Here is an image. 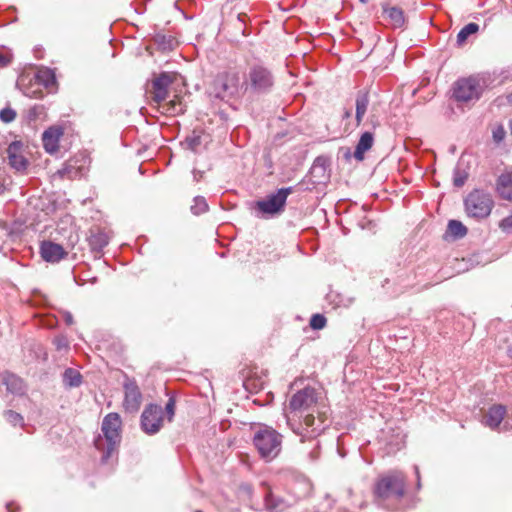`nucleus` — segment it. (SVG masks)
Masks as SVG:
<instances>
[{
	"label": "nucleus",
	"instance_id": "nucleus-4",
	"mask_svg": "<svg viewBox=\"0 0 512 512\" xmlns=\"http://www.w3.org/2000/svg\"><path fill=\"white\" fill-rule=\"evenodd\" d=\"M487 80L484 76L474 75L460 78L453 84V98L458 104H469L480 99Z\"/></svg>",
	"mask_w": 512,
	"mask_h": 512
},
{
	"label": "nucleus",
	"instance_id": "nucleus-14",
	"mask_svg": "<svg viewBox=\"0 0 512 512\" xmlns=\"http://www.w3.org/2000/svg\"><path fill=\"white\" fill-rule=\"evenodd\" d=\"M9 165L17 171H24L27 168V160L23 155V144L20 141H13L7 148Z\"/></svg>",
	"mask_w": 512,
	"mask_h": 512
},
{
	"label": "nucleus",
	"instance_id": "nucleus-52",
	"mask_svg": "<svg viewBox=\"0 0 512 512\" xmlns=\"http://www.w3.org/2000/svg\"><path fill=\"white\" fill-rule=\"evenodd\" d=\"M245 16H246L245 14H239L238 15V20L241 21V22H244V17Z\"/></svg>",
	"mask_w": 512,
	"mask_h": 512
},
{
	"label": "nucleus",
	"instance_id": "nucleus-15",
	"mask_svg": "<svg viewBox=\"0 0 512 512\" xmlns=\"http://www.w3.org/2000/svg\"><path fill=\"white\" fill-rule=\"evenodd\" d=\"M124 407L129 412H136L142 401V394L134 381H128L124 385Z\"/></svg>",
	"mask_w": 512,
	"mask_h": 512
},
{
	"label": "nucleus",
	"instance_id": "nucleus-51",
	"mask_svg": "<svg viewBox=\"0 0 512 512\" xmlns=\"http://www.w3.org/2000/svg\"><path fill=\"white\" fill-rule=\"evenodd\" d=\"M310 456H311V458H312V459H314V460H315V459H317V458H318V452L312 451V452L310 453Z\"/></svg>",
	"mask_w": 512,
	"mask_h": 512
},
{
	"label": "nucleus",
	"instance_id": "nucleus-44",
	"mask_svg": "<svg viewBox=\"0 0 512 512\" xmlns=\"http://www.w3.org/2000/svg\"><path fill=\"white\" fill-rule=\"evenodd\" d=\"M24 94L31 98H41L43 96L42 92L37 90H26Z\"/></svg>",
	"mask_w": 512,
	"mask_h": 512
},
{
	"label": "nucleus",
	"instance_id": "nucleus-12",
	"mask_svg": "<svg viewBox=\"0 0 512 512\" xmlns=\"http://www.w3.org/2000/svg\"><path fill=\"white\" fill-rule=\"evenodd\" d=\"M86 162L84 157H73L63 164V167L57 171L56 175L68 180L81 178L86 173Z\"/></svg>",
	"mask_w": 512,
	"mask_h": 512
},
{
	"label": "nucleus",
	"instance_id": "nucleus-9",
	"mask_svg": "<svg viewBox=\"0 0 512 512\" xmlns=\"http://www.w3.org/2000/svg\"><path fill=\"white\" fill-rule=\"evenodd\" d=\"M239 76L236 72L218 74L213 81L212 94L219 99L235 95L238 91Z\"/></svg>",
	"mask_w": 512,
	"mask_h": 512
},
{
	"label": "nucleus",
	"instance_id": "nucleus-23",
	"mask_svg": "<svg viewBox=\"0 0 512 512\" xmlns=\"http://www.w3.org/2000/svg\"><path fill=\"white\" fill-rule=\"evenodd\" d=\"M369 105V96L367 92H358L355 99V119L356 125L360 126L363 121V118L367 112Z\"/></svg>",
	"mask_w": 512,
	"mask_h": 512
},
{
	"label": "nucleus",
	"instance_id": "nucleus-1",
	"mask_svg": "<svg viewBox=\"0 0 512 512\" xmlns=\"http://www.w3.org/2000/svg\"><path fill=\"white\" fill-rule=\"evenodd\" d=\"M289 410L295 413V416L303 418L304 427L295 429L290 417L287 416L288 425L302 437L314 438L327 427L325 405L319 402V393L312 387H305L296 392L289 401Z\"/></svg>",
	"mask_w": 512,
	"mask_h": 512
},
{
	"label": "nucleus",
	"instance_id": "nucleus-6",
	"mask_svg": "<svg viewBox=\"0 0 512 512\" xmlns=\"http://www.w3.org/2000/svg\"><path fill=\"white\" fill-rule=\"evenodd\" d=\"M245 90L254 94L267 93L274 85L272 72L262 64L249 67L244 79Z\"/></svg>",
	"mask_w": 512,
	"mask_h": 512
},
{
	"label": "nucleus",
	"instance_id": "nucleus-45",
	"mask_svg": "<svg viewBox=\"0 0 512 512\" xmlns=\"http://www.w3.org/2000/svg\"><path fill=\"white\" fill-rule=\"evenodd\" d=\"M313 171H316L317 169L325 170L324 168V160L320 157H318L312 167Z\"/></svg>",
	"mask_w": 512,
	"mask_h": 512
},
{
	"label": "nucleus",
	"instance_id": "nucleus-7",
	"mask_svg": "<svg viewBox=\"0 0 512 512\" xmlns=\"http://www.w3.org/2000/svg\"><path fill=\"white\" fill-rule=\"evenodd\" d=\"M464 206L469 217L480 220L490 215L494 201L490 193L475 189L464 199Z\"/></svg>",
	"mask_w": 512,
	"mask_h": 512
},
{
	"label": "nucleus",
	"instance_id": "nucleus-25",
	"mask_svg": "<svg viewBox=\"0 0 512 512\" xmlns=\"http://www.w3.org/2000/svg\"><path fill=\"white\" fill-rule=\"evenodd\" d=\"M162 108V112L168 115H179L185 112V105L182 103L181 98L177 95L169 101H164L158 104Z\"/></svg>",
	"mask_w": 512,
	"mask_h": 512
},
{
	"label": "nucleus",
	"instance_id": "nucleus-5",
	"mask_svg": "<svg viewBox=\"0 0 512 512\" xmlns=\"http://www.w3.org/2000/svg\"><path fill=\"white\" fill-rule=\"evenodd\" d=\"M406 478L401 471H390L381 476L375 484L374 494L380 500L400 499L405 494Z\"/></svg>",
	"mask_w": 512,
	"mask_h": 512
},
{
	"label": "nucleus",
	"instance_id": "nucleus-13",
	"mask_svg": "<svg viewBox=\"0 0 512 512\" xmlns=\"http://www.w3.org/2000/svg\"><path fill=\"white\" fill-rule=\"evenodd\" d=\"M64 134L62 126H51L42 134V143L45 151L54 154L59 150V141Z\"/></svg>",
	"mask_w": 512,
	"mask_h": 512
},
{
	"label": "nucleus",
	"instance_id": "nucleus-28",
	"mask_svg": "<svg viewBox=\"0 0 512 512\" xmlns=\"http://www.w3.org/2000/svg\"><path fill=\"white\" fill-rule=\"evenodd\" d=\"M81 380V374L73 368L66 369L63 374V382L68 387H78L81 384Z\"/></svg>",
	"mask_w": 512,
	"mask_h": 512
},
{
	"label": "nucleus",
	"instance_id": "nucleus-33",
	"mask_svg": "<svg viewBox=\"0 0 512 512\" xmlns=\"http://www.w3.org/2000/svg\"><path fill=\"white\" fill-rule=\"evenodd\" d=\"M45 116V107L43 105H34L28 111V119L37 121Z\"/></svg>",
	"mask_w": 512,
	"mask_h": 512
},
{
	"label": "nucleus",
	"instance_id": "nucleus-26",
	"mask_svg": "<svg viewBox=\"0 0 512 512\" xmlns=\"http://www.w3.org/2000/svg\"><path fill=\"white\" fill-rule=\"evenodd\" d=\"M154 43L162 51L173 50L177 44L175 38H173L171 35H166L162 33H157L154 36Z\"/></svg>",
	"mask_w": 512,
	"mask_h": 512
},
{
	"label": "nucleus",
	"instance_id": "nucleus-35",
	"mask_svg": "<svg viewBox=\"0 0 512 512\" xmlns=\"http://www.w3.org/2000/svg\"><path fill=\"white\" fill-rule=\"evenodd\" d=\"M310 326L314 330L323 329L326 326V318L322 314H314L310 319Z\"/></svg>",
	"mask_w": 512,
	"mask_h": 512
},
{
	"label": "nucleus",
	"instance_id": "nucleus-39",
	"mask_svg": "<svg viewBox=\"0 0 512 512\" xmlns=\"http://www.w3.org/2000/svg\"><path fill=\"white\" fill-rule=\"evenodd\" d=\"M185 143L189 149L195 151L197 147L201 144V140L199 136H191L186 138Z\"/></svg>",
	"mask_w": 512,
	"mask_h": 512
},
{
	"label": "nucleus",
	"instance_id": "nucleus-29",
	"mask_svg": "<svg viewBox=\"0 0 512 512\" xmlns=\"http://www.w3.org/2000/svg\"><path fill=\"white\" fill-rule=\"evenodd\" d=\"M479 30V26L476 23H469L465 25L457 34V44L459 46L463 45L468 37L472 34L477 33Z\"/></svg>",
	"mask_w": 512,
	"mask_h": 512
},
{
	"label": "nucleus",
	"instance_id": "nucleus-32",
	"mask_svg": "<svg viewBox=\"0 0 512 512\" xmlns=\"http://www.w3.org/2000/svg\"><path fill=\"white\" fill-rule=\"evenodd\" d=\"M5 419L13 426L24 425V418L21 414L13 411V410H7L4 412Z\"/></svg>",
	"mask_w": 512,
	"mask_h": 512
},
{
	"label": "nucleus",
	"instance_id": "nucleus-18",
	"mask_svg": "<svg viewBox=\"0 0 512 512\" xmlns=\"http://www.w3.org/2000/svg\"><path fill=\"white\" fill-rule=\"evenodd\" d=\"M110 241V235L105 230L100 228L90 229V235L88 237V243L91 250L95 253H100L108 245Z\"/></svg>",
	"mask_w": 512,
	"mask_h": 512
},
{
	"label": "nucleus",
	"instance_id": "nucleus-8",
	"mask_svg": "<svg viewBox=\"0 0 512 512\" xmlns=\"http://www.w3.org/2000/svg\"><path fill=\"white\" fill-rule=\"evenodd\" d=\"M293 192L292 187L279 189L276 193L267 196L266 199L256 202V208L263 215H275L284 210L287 197Z\"/></svg>",
	"mask_w": 512,
	"mask_h": 512
},
{
	"label": "nucleus",
	"instance_id": "nucleus-50",
	"mask_svg": "<svg viewBox=\"0 0 512 512\" xmlns=\"http://www.w3.org/2000/svg\"><path fill=\"white\" fill-rule=\"evenodd\" d=\"M351 116V111L350 110H346L343 114V118L346 119V118H349Z\"/></svg>",
	"mask_w": 512,
	"mask_h": 512
},
{
	"label": "nucleus",
	"instance_id": "nucleus-17",
	"mask_svg": "<svg viewBox=\"0 0 512 512\" xmlns=\"http://www.w3.org/2000/svg\"><path fill=\"white\" fill-rule=\"evenodd\" d=\"M383 18L394 29L403 28L405 25L404 11L397 6L382 5Z\"/></svg>",
	"mask_w": 512,
	"mask_h": 512
},
{
	"label": "nucleus",
	"instance_id": "nucleus-43",
	"mask_svg": "<svg viewBox=\"0 0 512 512\" xmlns=\"http://www.w3.org/2000/svg\"><path fill=\"white\" fill-rule=\"evenodd\" d=\"M496 101L498 102L499 105H504L506 103L512 104V92L506 96L498 97Z\"/></svg>",
	"mask_w": 512,
	"mask_h": 512
},
{
	"label": "nucleus",
	"instance_id": "nucleus-54",
	"mask_svg": "<svg viewBox=\"0 0 512 512\" xmlns=\"http://www.w3.org/2000/svg\"><path fill=\"white\" fill-rule=\"evenodd\" d=\"M509 129H510L511 134H512V119L509 121Z\"/></svg>",
	"mask_w": 512,
	"mask_h": 512
},
{
	"label": "nucleus",
	"instance_id": "nucleus-34",
	"mask_svg": "<svg viewBox=\"0 0 512 512\" xmlns=\"http://www.w3.org/2000/svg\"><path fill=\"white\" fill-rule=\"evenodd\" d=\"M468 178V173L456 167L453 175V183L456 187H462Z\"/></svg>",
	"mask_w": 512,
	"mask_h": 512
},
{
	"label": "nucleus",
	"instance_id": "nucleus-21",
	"mask_svg": "<svg viewBox=\"0 0 512 512\" xmlns=\"http://www.w3.org/2000/svg\"><path fill=\"white\" fill-rule=\"evenodd\" d=\"M374 143V135L371 132H364L356 145L354 151V158L358 161H362L364 159L365 152L370 150Z\"/></svg>",
	"mask_w": 512,
	"mask_h": 512
},
{
	"label": "nucleus",
	"instance_id": "nucleus-16",
	"mask_svg": "<svg viewBox=\"0 0 512 512\" xmlns=\"http://www.w3.org/2000/svg\"><path fill=\"white\" fill-rule=\"evenodd\" d=\"M40 253L45 261L52 263L60 261L67 255L60 244L52 241H43L40 245Z\"/></svg>",
	"mask_w": 512,
	"mask_h": 512
},
{
	"label": "nucleus",
	"instance_id": "nucleus-40",
	"mask_svg": "<svg viewBox=\"0 0 512 512\" xmlns=\"http://www.w3.org/2000/svg\"><path fill=\"white\" fill-rule=\"evenodd\" d=\"M499 227L504 232H511L512 231V214L504 219L501 220L499 223Z\"/></svg>",
	"mask_w": 512,
	"mask_h": 512
},
{
	"label": "nucleus",
	"instance_id": "nucleus-22",
	"mask_svg": "<svg viewBox=\"0 0 512 512\" xmlns=\"http://www.w3.org/2000/svg\"><path fill=\"white\" fill-rule=\"evenodd\" d=\"M3 384L6 386L8 392L15 395H22L26 391L23 380L15 374H5L3 377Z\"/></svg>",
	"mask_w": 512,
	"mask_h": 512
},
{
	"label": "nucleus",
	"instance_id": "nucleus-55",
	"mask_svg": "<svg viewBox=\"0 0 512 512\" xmlns=\"http://www.w3.org/2000/svg\"><path fill=\"white\" fill-rule=\"evenodd\" d=\"M361 3H367L368 0H359Z\"/></svg>",
	"mask_w": 512,
	"mask_h": 512
},
{
	"label": "nucleus",
	"instance_id": "nucleus-37",
	"mask_svg": "<svg viewBox=\"0 0 512 512\" xmlns=\"http://www.w3.org/2000/svg\"><path fill=\"white\" fill-rule=\"evenodd\" d=\"M505 135H506V130L503 125H497L492 131L493 140L496 143H500L501 141H503L505 138Z\"/></svg>",
	"mask_w": 512,
	"mask_h": 512
},
{
	"label": "nucleus",
	"instance_id": "nucleus-10",
	"mask_svg": "<svg viewBox=\"0 0 512 512\" xmlns=\"http://www.w3.org/2000/svg\"><path fill=\"white\" fill-rule=\"evenodd\" d=\"M163 425L162 408L156 404H149L141 415V427L147 434L157 433Z\"/></svg>",
	"mask_w": 512,
	"mask_h": 512
},
{
	"label": "nucleus",
	"instance_id": "nucleus-24",
	"mask_svg": "<svg viewBox=\"0 0 512 512\" xmlns=\"http://www.w3.org/2000/svg\"><path fill=\"white\" fill-rule=\"evenodd\" d=\"M35 82L36 84L51 90L56 84V77L51 69L41 68L35 75Z\"/></svg>",
	"mask_w": 512,
	"mask_h": 512
},
{
	"label": "nucleus",
	"instance_id": "nucleus-38",
	"mask_svg": "<svg viewBox=\"0 0 512 512\" xmlns=\"http://www.w3.org/2000/svg\"><path fill=\"white\" fill-rule=\"evenodd\" d=\"M175 399L173 397H170L168 402L166 403V406H165V411H166V414H167V417H168V420L171 421L174 417V414H175Z\"/></svg>",
	"mask_w": 512,
	"mask_h": 512
},
{
	"label": "nucleus",
	"instance_id": "nucleus-2",
	"mask_svg": "<svg viewBox=\"0 0 512 512\" xmlns=\"http://www.w3.org/2000/svg\"><path fill=\"white\" fill-rule=\"evenodd\" d=\"M122 421L117 413H109L102 421L101 431L94 445L97 450L102 452V461L107 462L109 458L118 450L121 442Z\"/></svg>",
	"mask_w": 512,
	"mask_h": 512
},
{
	"label": "nucleus",
	"instance_id": "nucleus-36",
	"mask_svg": "<svg viewBox=\"0 0 512 512\" xmlns=\"http://www.w3.org/2000/svg\"><path fill=\"white\" fill-rule=\"evenodd\" d=\"M16 111L10 107H6L0 111V119L4 123H10L16 118Z\"/></svg>",
	"mask_w": 512,
	"mask_h": 512
},
{
	"label": "nucleus",
	"instance_id": "nucleus-48",
	"mask_svg": "<svg viewBox=\"0 0 512 512\" xmlns=\"http://www.w3.org/2000/svg\"><path fill=\"white\" fill-rule=\"evenodd\" d=\"M203 177V172L201 171H198V170H194L193 171V178H194V181L198 182L201 180V178Z\"/></svg>",
	"mask_w": 512,
	"mask_h": 512
},
{
	"label": "nucleus",
	"instance_id": "nucleus-20",
	"mask_svg": "<svg viewBox=\"0 0 512 512\" xmlns=\"http://www.w3.org/2000/svg\"><path fill=\"white\" fill-rule=\"evenodd\" d=\"M496 190L501 198L512 201V168L499 175Z\"/></svg>",
	"mask_w": 512,
	"mask_h": 512
},
{
	"label": "nucleus",
	"instance_id": "nucleus-27",
	"mask_svg": "<svg viewBox=\"0 0 512 512\" xmlns=\"http://www.w3.org/2000/svg\"><path fill=\"white\" fill-rule=\"evenodd\" d=\"M265 507L270 512H281L287 505L281 498H277L271 492H268L265 495Z\"/></svg>",
	"mask_w": 512,
	"mask_h": 512
},
{
	"label": "nucleus",
	"instance_id": "nucleus-30",
	"mask_svg": "<svg viewBox=\"0 0 512 512\" xmlns=\"http://www.w3.org/2000/svg\"><path fill=\"white\" fill-rule=\"evenodd\" d=\"M447 231L454 238H462L467 234V228L458 220H450Z\"/></svg>",
	"mask_w": 512,
	"mask_h": 512
},
{
	"label": "nucleus",
	"instance_id": "nucleus-53",
	"mask_svg": "<svg viewBox=\"0 0 512 512\" xmlns=\"http://www.w3.org/2000/svg\"><path fill=\"white\" fill-rule=\"evenodd\" d=\"M417 488L420 489L421 488V480H417Z\"/></svg>",
	"mask_w": 512,
	"mask_h": 512
},
{
	"label": "nucleus",
	"instance_id": "nucleus-42",
	"mask_svg": "<svg viewBox=\"0 0 512 512\" xmlns=\"http://www.w3.org/2000/svg\"><path fill=\"white\" fill-rule=\"evenodd\" d=\"M54 344L56 345L57 350H62L68 347L67 339L63 336L55 338Z\"/></svg>",
	"mask_w": 512,
	"mask_h": 512
},
{
	"label": "nucleus",
	"instance_id": "nucleus-19",
	"mask_svg": "<svg viewBox=\"0 0 512 512\" xmlns=\"http://www.w3.org/2000/svg\"><path fill=\"white\" fill-rule=\"evenodd\" d=\"M506 414V407L503 405L491 406L483 417V423L485 426L496 429L504 419Z\"/></svg>",
	"mask_w": 512,
	"mask_h": 512
},
{
	"label": "nucleus",
	"instance_id": "nucleus-47",
	"mask_svg": "<svg viewBox=\"0 0 512 512\" xmlns=\"http://www.w3.org/2000/svg\"><path fill=\"white\" fill-rule=\"evenodd\" d=\"M10 63V58L0 53V67H5Z\"/></svg>",
	"mask_w": 512,
	"mask_h": 512
},
{
	"label": "nucleus",
	"instance_id": "nucleus-3",
	"mask_svg": "<svg viewBox=\"0 0 512 512\" xmlns=\"http://www.w3.org/2000/svg\"><path fill=\"white\" fill-rule=\"evenodd\" d=\"M282 435L267 425H261L254 432L253 444L261 458L271 461L282 450Z\"/></svg>",
	"mask_w": 512,
	"mask_h": 512
},
{
	"label": "nucleus",
	"instance_id": "nucleus-49",
	"mask_svg": "<svg viewBox=\"0 0 512 512\" xmlns=\"http://www.w3.org/2000/svg\"><path fill=\"white\" fill-rule=\"evenodd\" d=\"M414 471H415V475H416L417 480H419V478H420L419 467L415 465L414 466Z\"/></svg>",
	"mask_w": 512,
	"mask_h": 512
},
{
	"label": "nucleus",
	"instance_id": "nucleus-31",
	"mask_svg": "<svg viewBox=\"0 0 512 512\" xmlns=\"http://www.w3.org/2000/svg\"><path fill=\"white\" fill-rule=\"evenodd\" d=\"M190 209L194 215H200L206 212L208 210L206 199L202 196H196Z\"/></svg>",
	"mask_w": 512,
	"mask_h": 512
},
{
	"label": "nucleus",
	"instance_id": "nucleus-56",
	"mask_svg": "<svg viewBox=\"0 0 512 512\" xmlns=\"http://www.w3.org/2000/svg\"><path fill=\"white\" fill-rule=\"evenodd\" d=\"M196 512H201V511L197 510Z\"/></svg>",
	"mask_w": 512,
	"mask_h": 512
},
{
	"label": "nucleus",
	"instance_id": "nucleus-46",
	"mask_svg": "<svg viewBox=\"0 0 512 512\" xmlns=\"http://www.w3.org/2000/svg\"><path fill=\"white\" fill-rule=\"evenodd\" d=\"M63 318L67 325H72L74 323L73 316L70 312L64 311L63 312Z\"/></svg>",
	"mask_w": 512,
	"mask_h": 512
},
{
	"label": "nucleus",
	"instance_id": "nucleus-11",
	"mask_svg": "<svg viewBox=\"0 0 512 512\" xmlns=\"http://www.w3.org/2000/svg\"><path fill=\"white\" fill-rule=\"evenodd\" d=\"M174 81V75L163 72L152 81L151 97L157 104H162L168 98V88Z\"/></svg>",
	"mask_w": 512,
	"mask_h": 512
},
{
	"label": "nucleus",
	"instance_id": "nucleus-41",
	"mask_svg": "<svg viewBox=\"0 0 512 512\" xmlns=\"http://www.w3.org/2000/svg\"><path fill=\"white\" fill-rule=\"evenodd\" d=\"M501 82L511 81L512 80V66L503 69L500 73Z\"/></svg>",
	"mask_w": 512,
	"mask_h": 512
}]
</instances>
